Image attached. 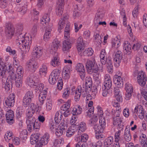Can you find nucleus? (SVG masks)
<instances>
[{"label":"nucleus","instance_id":"b1692460","mask_svg":"<svg viewBox=\"0 0 147 147\" xmlns=\"http://www.w3.org/2000/svg\"><path fill=\"white\" fill-rule=\"evenodd\" d=\"M42 54V48L40 47H34L32 53V56L36 58L40 57Z\"/></svg>","mask_w":147,"mask_h":147},{"label":"nucleus","instance_id":"de8ad7c7","mask_svg":"<svg viewBox=\"0 0 147 147\" xmlns=\"http://www.w3.org/2000/svg\"><path fill=\"white\" fill-rule=\"evenodd\" d=\"M92 85V78L90 77H87L86 78L85 86L87 88H90Z\"/></svg>","mask_w":147,"mask_h":147},{"label":"nucleus","instance_id":"680f3d73","mask_svg":"<svg viewBox=\"0 0 147 147\" xmlns=\"http://www.w3.org/2000/svg\"><path fill=\"white\" fill-rule=\"evenodd\" d=\"M63 7H56V13L57 15L60 16L63 13Z\"/></svg>","mask_w":147,"mask_h":147},{"label":"nucleus","instance_id":"6ab92c4d","mask_svg":"<svg viewBox=\"0 0 147 147\" xmlns=\"http://www.w3.org/2000/svg\"><path fill=\"white\" fill-rule=\"evenodd\" d=\"M39 81L38 78L33 76L28 77L26 80V84L30 87L34 86V85H36Z\"/></svg>","mask_w":147,"mask_h":147},{"label":"nucleus","instance_id":"a18cd8bd","mask_svg":"<svg viewBox=\"0 0 147 147\" xmlns=\"http://www.w3.org/2000/svg\"><path fill=\"white\" fill-rule=\"evenodd\" d=\"M60 41L56 39L53 41L51 46L56 51L60 46Z\"/></svg>","mask_w":147,"mask_h":147},{"label":"nucleus","instance_id":"39448f33","mask_svg":"<svg viewBox=\"0 0 147 147\" xmlns=\"http://www.w3.org/2000/svg\"><path fill=\"white\" fill-rule=\"evenodd\" d=\"M26 123L27 129L30 131H31L32 130L37 131L40 128V123L38 122H36L35 118H27Z\"/></svg>","mask_w":147,"mask_h":147},{"label":"nucleus","instance_id":"69168bd1","mask_svg":"<svg viewBox=\"0 0 147 147\" xmlns=\"http://www.w3.org/2000/svg\"><path fill=\"white\" fill-rule=\"evenodd\" d=\"M69 89L68 88L65 89L63 91V97L64 98H66L69 96Z\"/></svg>","mask_w":147,"mask_h":147},{"label":"nucleus","instance_id":"6e6552de","mask_svg":"<svg viewBox=\"0 0 147 147\" xmlns=\"http://www.w3.org/2000/svg\"><path fill=\"white\" fill-rule=\"evenodd\" d=\"M15 94L12 93L8 97L4 98L3 103L5 109L7 107H11L13 106L15 102Z\"/></svg>","mask_w":147,"mask_h":147},{"label":"nucleus","instance_id":"79ce46f5","mask_svg":"<svg viewBox=\"0 0 147 147\" xmlns=\"http://www.w3.org/2000/svg\"><path fill=\"white\" fill-rule=\"evenodd\" d=\"M70 24L69 23H68L66 25L65 28L64 37L65 38H68L69 37L70 28Z\"/></svg>","mask_w":147,"mask_h":147},{"label":"nucleus","instance_id":"cd10ccee","mask_svg":"<svg viewBox=\"0 0 147 147\" xmlns=\"http://www.w3.org/2000/svg\"><path fill=\"white\" fill-rule=\"evenodd\" d=\"M46 30L44 36V40L45 41H49L51 36V31L52 29L51 27L47 26L46 28Z\"/></svg>","mask_w":147,"mask_h":147},{"label":"nucleus","instance_id":"2eb2a0df","mask_svg":"<svg viewBox=\"0 0 147 147\" xmlns=\"http://www.w3.org/2000/svg\"><path fill=\"white\" fill-rule=\"evenodd\" d=\"M75 69L79 73V75L82 80L84 79L85 75V69L83 64L80 63H78L76 65Z\"/></svg>","mask_w":147,"mask_h":147},{"label":"nucleus","instance_id":"4c0bfd02","mask_svg":"<svg viewBox=\"0 0 147 147\" xmlns=\"http://www.w3.org/2000/svg\"><path fill=\"white\" fill-rule=\"evenodd\" d=\"M94 53V51L91 48H86L82 53V56H91Z\"/></svg>","mask_w":147,"mask_h":147},{"label":"nucleus","instance_id":"338daca9","mask_svg":"<svg viewBox=\"0 0 147 147\" xmlns=\"http://www.w3.org/2000/svg\"><path fill=\"white\" fill-rule=\"evenodd\" d=\"M34 95L33 92L32 91H29L27 92L24 96V97L27 98H28L31 99H32Z\"/></svg>","mask_w":147,"mask_h":147},{"label":"nucleus","instance_id":"9d476101","mask_svg":"<svg viewBox=\"0 0 147 147\" xmlns=\"http://www.w3.org/2000/svg\"><path fill=\"white\" fill-rule=\"evenodd\" d=\"M5 32L7 39H11L14 33V29L13 26L10 23L6 24Z\"/></svg>","mask_w":147,"mask_h":147},{"label":"nucleus","instance_id":"f3484780","mask_svg":"<svg viewBox=\"0 0 147 147\" xmlns=\"http://www.w3.org/2000/svg\"><path fill=\"white\" fill-rule=\"evenodd\" d=\"M7 112L6 114L7 122L9 124H12L14 122V115L13 111L11 110L5 109Z\"/></svg>","mask_w":147,"mask_h":147},{"label":"nucleus","instance_id":"09e8293b","mask_svg":"<svg viewBox=\"0 0 147 147\" xmlns=\"http://www.w3.org/2000/svg\"><path fill=\"white\" fill-rule=\"evenodd\" d=\"M12 137V133L11 131H9L6 132L5 136L4 138L7 142H9Z\"/></svg>","mask_w":147,"mask_h":147},{"label":"nucleus","instance_id":"774afa93","mask_svg":"<svg viewBox=\"0 0 147 147\" xmlns=\"http://www.w3.org/2000/svg\"><path fill=\"white\" fill-rule=\"evenodd\" d=\"M75 32H78L79 30L80 29L82 26V24H79L78 22L75 23H74Z\"/></svg>","mask_w":147,"mask_h":147},{"label":"nucleus","instance_id":"3c124183","mask_svg":"<svg viewBox=\"0 0 147 147\" xmlns=\"http://www.w3.org/2000/svg\"><path fill=\"white\" fill-rule=\"evenodd\" d=\"M78 122V117L74 115L73 116L70 121V123L71 125H74L76 126V125Z\"/></svg>","mask_w":147,"mask_h":147},{"label":"nucleus","instance_id":"7c9ffc66","mask_svg":"<svg viewBox=\"0 0 147 147\" xmlns=\"http://www.w3.org/2000/svg\"><path fill=\"white\" fill-rule=\"evenodd\" d=\"M47 92L46 90H44L41 92L40 94L38 96V100L40 104L42 105L46 99L47 96Z\"/></svg>","mask_w":147,"mask_h":147},{"label":"nucleus","instance_id":"c756f323","mask_svg":"<svg viewBox=\"0 0 147 147\" xmlns=\"http://www.w3.org/2000/svg\"><path fill=\"white\" fill-rule=\"evenodd\" d=\"M76 131V127L74 125H71L66 131V136L68 137H71L74 134Z\"/></svg>","mask_w":147,"mask_h":147},{"label":"nucleus","instance_id":"49530a36","mask_svg":"<svg viewBox=\"0 0 147 147\" xmlns=\"http://www.w3.org/2000/svg\"><path fill=\"white\" fill-rule=\"evenodd\" d=\"M20 142V140L18 137L15 138L12 140V143L11 144L9 143V147H11V146L14 147L15 146L18 145Z\"/></svg>","mask_w":147,"mask_h":147},{"label":"nucleus","instance_id":"0eeeda50","mask_svg":"<svg viewBox=\"0 0 147 147\" xmlns=\"http://www.w3.org/2000/svg\"><path fill=\"white\" fill-rule=\"evenodd\" d=\"M72 91L74 94V100L76 101H78L80 98L81 95L83 97H85L87 96H88L87 95V93L86 90L82 89V88L80 86H78V88L75 89L74 88V89L72 88Z\"/></svg>","mask_w":147,"mask_h":147},{"label":"nucleus","instance_id":"4d7b16f0","mask_svg":"<svg viewBox=\"0 0 147 147\" xmlns=\"http://www.w3.org/2000/svg\"><path fill=\"white\" fill-rule=\"evenodd\" d=\"M34 110H31V109H27L26 112V116L27 118H32V116L34 113Z\"/></svg>","mask_w":147,"mask_h":147},{"label":"nucleus","instance_id":"bb28decb","mask_svg":"<svg viewBox=\"0 0 147 147\" xmlns=\"http://www.w3.org/2000/svg\"><path fill=\"white\" fill-rule=\"evenodd\" d=\"M120 41L118 38L116 36L115 38H112V50L114 51L118 49L117 48L120 46Z\"/></svg>","mask_w":147,"mask_h":147},{"label":"nucleus","instance_id":"4be33fe9","mask_svg":"<svg viewBox=\"0 0 147 147\" xmlns=\"http://www.w3.org/2000/svg\"><path fill=\"white\" fill-rule=\"evenodd\" d=\"M49 140V134L48 133H45L41 140L38 142L37 143V147L41 146L42 147V146H44L48 143Z\"/></svg>","mask_w":147,"mask_h":147},{"label":"nucleus","instance_id":"5701e85b","mask_svg":"<svg viewBox=\"0 0 147 147\" xmlns=\"http://www.w3.org/2000/svg\"><path fill=\"white\" fill-rule=\"evenodd\" d=\"M66 127V124L63 123H61L58 126L55 130L56 135L59 137L61 136Z\"/></svg>","mask_w":147,"mask_h":147},{"label":"nucleus","instance_id":"1a4fd4ad","mask_svg":"<svg viewBox=\"0 0 147 147\" xmlns=\"http://www.w3.org/2000/svg\"><path fill=\"white\" fill-rule=\"evenodd\" d=\"M60 72V71L58 69H55L52 71L49 79V82L50 84L53 85L56 82L59 78Z\"/></svg>","mask_w":147,"mask_h":147},{"label":"nucleus","instance_id":"f704fd0d","mask_svg":"<svg viewBox=\"0 0 147 147\" xmlns=\"http://www.w3.org/2000/svg\"><path fill=\"white\" fill-rule=\"evenodd\" d=\"M63 117V113L60 111H58L56 113L55 117V123L59 124Z\"/></svg>","mask_w":147,"mask_h":147},{"label":"nucleus","instance_id":"a211bd4d","mask_svg":"<svg viewBox=\"0 0 147 147\" xmlns=\"http://www.w3.org/2000/svg\"><path fill=\"white\" fill-rule=\"evenodd\" d=\"M50 20L49 14V13L45 14L42 16L40 20L41 24L43 25L42 27L44 28H45L47 26V27H51L49 25Z\"/></svg>","mask_w":147,"mask_h":147},{"label":"nucleus","instance_id":"7ed1b4c3","mask_svg":"<svg viewBox=\"0 0 147 147\" xmlns=\"http://www.w3.org/2000/svg\"><path fill=\"white\" fill-rule=\"evenodd\" d=\"M112 104L114 107L111 113L113 124L114 125H117L118 128L120 127L122 120L120 117L121 110L119 104L117 102L112 101Z\"/></svg>","mask_w":147,"mask_h":147},{"label":"nucleus","instance_id":"c85d7f7f","mask_svg":"<svg viewBox=\"0 0 147 147\" xmlns=\"http://www.w3.org/2000/svg\"><path fill=\"white\" fill-rule=\"evenodd\" d=\"M114 92L115 97L117 101L118 102L122 101V98L119 89L117 87L115 88Z\"/></svg>","mask_w":147,"mask_h":147},{"label":"nucleus","instance_id":"0e129e2a","mask_svg":"<svg viewBox=\"0 0 147 147\" xmlns=\"http://www.w3.org/2000/svg\"><path fill=\"white\" fill-rule=\"evenodd\" d=\"M5 50L7 52L9 53L10 55H14L16 53V51L14 50H12L10 46L7 47L6 48Z\"/></svg>","mask_w":147,"mask_h":147},{"label":"nucleus","instance_id":"ddd939ff","mask_svg":"<svg viewBox=\"0 0 147 147\" xmlns=\"http://www.w3.org/2000/svg\"><path fill=\"white\" fill-rule=\"evenodd\" d=\"M138 84L141 86L145 85L147 81L146 76L145 73L142 71H140L138 74L137 78Z\"/></svg>","mask_w":147,"mask_h":147},{"label":"nucleus","instance_id":"c9c22d12","mask_svg":"<svg viewBox=\"0 0 147 147\" xmlns=\"http://www.w3.org/2000/svg\"><path fill=\"white\" fill-rule=\"evenodd\" d=\"M104 16L102 12H98L96 14L95 17L94 19V24H96L100 21H102Z\"/></svg>","mask_w":147,"mask_h":147},{"label":"nucleus","instance_id":"423d86ee","mask_svg":"<svg viewBox=\"0 0 147 147\" xmlns=\"http://www.w3.org/2000/svg\"><path fill=\"white\" fill-rule=\"evenodd\" d=\"M104 85L105 89L103 90L102 94L104 97L109 96L110 94V76L107 74L105 76Z\"/></svg>","mask_w":147,"mask_h":147},{"label":"nucleus","instance_id":"c03bdc74","mask_svg":"<svg viewBox=\"0 0 147 147\" xmlns=\"http://www.w3.org/2000/svg\"><path fill=\"white\" fill-rule=\"evenodd\" d=\"M34 86H35V92L38 93H39L42 91L44 87V84L42 83H39V81L36 85H34Z\"/></svg>","mask_w":147,"mask_h":147},{"label":"nucleus","instance_id":"72a5a7b5","mask_svg":"<svg viewBox=\"0 0 147 147\" xmlns=\"http://www.w3.org/2000/svg\"><path fill=\"white\" fill-rule=\"evenodd\" d=\"M82 108L78 105L76 106L72 111V114L75 116L81 114L82 112Z\"/></svg>","mask_w":147,"mask_h":147},{"label":"nucleus","instance_id":"e433bc0d","mask_svg":"<svg viewBox=\"0 0 147 147\" xmlns=\"http://www.w3.org/2000/svg\"><path fill=\"white\" fill-rule=\"evenodd\" d=\"M124 138L125 140L127 142L131 139V136L130 132V129L126 127L124 134Z\"/></svg>","mask_w":147,"mask_h":147},{"label":"nucleus","instance_id":"5fc2aeb1","mask_svg":"<svg viewBox=\"0 0 147 147\" xmlns=\"http://www.w3.org/2000/svg\"><path fill=\"white\" fill-rule=\"evenodd\" d=\"M94 110L93 107H88V111L86 113V115L87 117L90 118L92 117V114H93Z\"/></svg>","mask_w":147,"mask_h":147},{"label":"nucleus","instance_id":"4468645a","mask_svg":"<svg viewBox=\"0 0 147 147\" xmlns=\"http://www.w3.org/2000/svg\"><path fill=\"white\" fill-rule=\"evenodd\" d=\"M85 45L82 37H79L77 40L76 48L79 54L81 56H82V51L84 49Z\"/></svg>","mask_w":147,"mask_h":147},{"label":"nucleus","instance_id":"20e7f679","mask_svg":"<svg viewBox=\"0 0 147 147\" xmlns=\"http://www.w3.org/2000/svg\"><path fill=\"white\" fill-rule=\"evenodd\" d=\"M16 74H14V79L12 81V84L9 86V89L7 90L5 88V90L6 91L9 90L10 87L12 86L13 82L15 80L16 85V86L18 88L22 86L23 83L22 78L23 76L24 70L23 67L21 66L18 67L16 70Z\"/></svg>","mask_w":147,"mask_h":147},{"label":"nucleus","instance_id":"f257e3e1","mask_svg":"<svg viewBox=\"0 0 147 147\" xmlns=\"http://www.w3.org/2000/svg\"><path fill=\"white\" fill-rule=\"evenodd\" d=\"M13 68L9 64L5 65L3 60L0 61V76L2 77V82L4 88L7 90L14 79Z\"/></svg>","mask_w":147,"mask_h":147},{"label":"nucleus","instance_id":"412c9836","mask_svg":"<svg viewBox=\"0 0 147 147\" xmlns=\"http://www.w3.org/2000/svg\"><path fill=\"white\" fill-rule=\"evenodd\" d=\"M88 137L87 134H82L81 137V141L79 142L76 144V147H85L87 145V144L85 142H86Z\"/></svg>","mask_w":147,"mask_h":147},{"label":"nucleus","instance_id":"a878e982","mask_svg":"<svg viewBox=\"0 0 147 147\" xmlns=\"http://www.w3.org/2000/svg\"><path fill=\"white\" fill-rule=\"evenodd\" d=\"M113 83L118 88H121L123 86L122 79L121 77L117 75L114 76L113 78Z\"/></svg>","mask_w":147,"mask_h":147},{"label":"nucleus","instance_id":"6e6d98bb","mask_svg":"<svg viewBox=\"0 0 147 147\" xmlns=\"http://www.w3.org/2000/svg\"><path fill=\"white\" fill-rule=\"evenodd\" d=\"M125 89L126 92H133V89L132 85L129 83H127L125 84Z\"/></svg>","mask_w":147,"mask_h":147},{"label":"nucleus","instance_id":"37998d69","mask_svg":"<svg viewBox=\"0 0 147 147\" xmlns=\"http://www.w3.org/2000/svg\"><path fill=\"white\" fill-rule=\"evenodd\" d=\"M47 66L43 64L39 70V74L41 76H45L47 74Z\"/></svg>","mask_w":147,"mask_h":147},{"label":"nucleus","instance_id":"8fccbe9b","mask_svg":"<svg viewBox=\"0 0 147 147\" xmlns=\"http://www.w3.org/2000/svg\"><path fill=\"white\" fill-rule=\"evenodd\" d=\"M123 49L125 52H130L131 50V45L128 44L127 41H125L123 44Z\"/></svg>","mask_w":147,"mask_h":147},{"label":"nucleus","instance_id":"a19ab883","mask_svg":"<svg viewBox=\"0 0 147 147\" xmlns=\"http://www.w3.org/2000/svg\"><path fill=\"white\" fill-rule=\"evenodd\" d=\"M146 140V135L145 134H142L140 137V140L142 146L144 147L147 146V141Z\"/></svg>","mask_w":147,"mask_h":147},{"label":"nucleus","instance_id":"9b49d317","mask_svg":"<svg viewBox=\"0 0 147 147\" xmlns=\"http://www.w3.org/2000/svg\"><path fill=\"white\" fill-rule=\"evenodd\" d=\"M87 68L93 70L94 73H96L98 70V65L94 59L90 60L88 59L86 63Z\"/></svg>","mask_w":147,"mask_h":147},{"label":"nucleus","instance_id":"ea45409f","mask_svg":"<svg viewBox=\"0 0 147 147\" xmlns=\"http://www.w3.org/2000/svg\"><path fill=\"white\" fill-rule=\"evenodd\" d=\"M105 127L102 125L96 124L94 127V128L95 130V133H102Z\"/></svg>","mask_w":147,"mask_h":147},{"label":"nucleus","instance_id":"393cba45","mask_svg":"<svg viewBox=\"0 0 147 147\" xmlns=\"http://www.w3.org/2000/svg\"><path fill=\"white\" fill-rule=\"evenodd\" d=\"M71 42L69 40H64L63 41L62 50L65 53L68 52L71 48Z\"/></svg>","mask_w":147,"mask_h":147},{"label":"nucleus","instance_id":"2f4dec72","mask_svg":"<svg viewBox=\"0 0 147 147\" xmlns=\"http://www.w3.org/2000/svg\"><path fill=\"white\" fill-rule=\"evenodd\" d=\"M70 68L65 66L64 67L62 73L63 78L65 79H68L70 77Z\"/></svg>","mask_w":147,"mask_h":147},{"label":"nucleus","instance_id":"864d4df0","mask_svg":"<svg viewBox=\"0 0 147 147\" xmlns=\"http://www.w3.org/2000/svg\"><path fill=\"white\" fill-rule=\"evenodd\" d=\"M100 61L102 65L105 64L106 62H107V67L108 69L109 72H110V66L109 64L110 62V60L108 58L107 59L106 61L105 60V59H100Z\"/></svg>","mask_w":147,"mask_h":147},{"label":"nucleus","instance_id":"052dcab7","mask_svg":"<svg viewBox=\"0 0 147 147\" xmlns=\"http://www.w3.org/2000/svg\"><path fill=\"white\" fill-rule=\"evenodd\" d=\"M55 123L53 122H50L49 124V127L50 130L52 131H55L58 125V124Z\"/></svg>","mask_w":147,"mask_h":147},{"label":"nucleus","instance_id":"58836bf2","mask_svg":"<svg viewBox=\"0 0 147 147\" xmlns=\"http://www.w3.org/2000/svg\"><path fill=\"white\" fill-rule=\"evenodd\" d=\"M51 64L54 67L59 65L60 64V61L59 58L57 56L53 58L51 62Z\"/></svg>","mask_w":147,"mask_h":147},{"label":"nucleus","instance_id":"473e14b6","mask_svg":"<svg viewBox=\"0 0 147 147\" xmlns=\"http://www.w3.org/2000/svg\"><path fill=\"white\" fill-rule=\"evenodd\" d=\"M67 15H65L63 18H61L59 21L58 23V30H61L64 27L65 21L67 20L68 18Z\"/></svg>","mask_w":147,"mask_h":147},{"label":"nucleus","instance_id":"f8f14e48","mask_svg":"<svg viewBox=\"0 0 147 147\" xmlns=\"http://www.w3.org/2000/svg\"><path fill=\"white\" fill-rule=\"evenodd\" d=\"M26 65L27 69L32 72H34L38 67L37 63L33 58L27 62Z\"/></svg>","mask_w":147,"mask_h":147},{"label":"nucleus","instance_id":"e2e57ef3","mask_svg":"<svg viewBox=\"0 0 147 147\" xmlns=\"http://www.w3.org/2000/svg\"><path fill=\"white\" fill-rule=\"evenodd\" d=\"M79 129L82 132L84 131L86 129V123L84 122H81L79 125Z\"/></svg>","mask_w":147,"mask_h":147},{"label":"nucleus","instance_id":"f03ea898","mask_svg":"<svg viewBox=\"0 0 147 147\" xmlns=\"http://www.w3.org/2000/svg\"><path fill=\"white\" fill-rule=\"evenodd\" d=\"M16 43L19 49L26 53L29 51L30 47L32 43L31 37L29 38L26 34H21L18 36Z\"/></svg>","mask_w":147,"mask_h":147},{"label":"nucleus","instance_id":"bf43d9fd","mask_svg":"<svg viewBox=\"0 0 147 147\" xmlns=\"http://www.w3.org/2000/svg\"><path fill=\"white\" fill-rule=\"evenodd\" d=\"M32 99L28 98L23 97V104L24 107L28 106L31 103Z\"/></svg>","mask_w":147,"mask_h":147},{"label":"nucleus","instance_id":"dca6fc26","mask_svg":"<svg viewBox=\"0 0 147 147\" xmlns=\"http://www.w3.org/2000/svg\"><path fill=\"white\" fill-rule=\"evenodd\" d=\"M114 63L119 66L122 58V53L121 51L118 49L114 51L113 55Z\"/></svg>","mask_w":147,"mask_h":147},{"label":"nucleus","instance_id":"603ef678","mask_svg":"<svg viewBox=\"0 0 147 147\" xmlns=\"http://www.w3.org/2000/svg\"><path fill=\"white\" fill-rule=\"evenodd\" d=\"M70 100H68L65 104L63 105L61 108V110L64 111L68 110L70 106Z\"/></svg>","mask_w":147,"mask_h":147},{"label":"nucleus","instance_id":"aec40b11","mask_svg":"<svg viewBox=\"0 0 147 147\" xmlns=\"http://www.w3.org/2000/svg\"><path fill=\"white\" fill-rule=\"evenodd\" d=\"M134 113H136L141 119L144 117V111L142 106L140 105L136 106L134 109Z\"/></svg>","mask_w":147,"mask_h":147},{"label":"nucleus","instance_id":"13d9d810","mask_svg":"<svg viewBox=\"0 0 147 147\" xmlns=\"http://www.w3.org/2000/svg\"><path fill=\"white\" fill-rule=\"evenodd\" d=\"M28 132L26 130L23 129L21 131L20 133V137L23 139L25 140L27 138Z\"/></svg>","mask_w":147,"mask_h":147}]
</instances>
